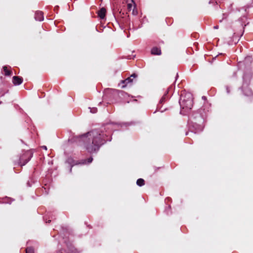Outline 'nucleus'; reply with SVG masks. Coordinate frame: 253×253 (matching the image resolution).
Here are the masks:
<instances>
[{
    "mask_svg": "<svg viewBox=\"0 0 253 253\" xmlns=\"http://www.w3.org/2000/svg\"><path fill=\"white\" fill-rule=\"evenodd\" d=\"M108 134L100 129H94L81 136V139L83 141V144L86 151L93 153L98 151L100 147L110 140L108 138Z\"/></svg>",
    "mask_w": 253,
    "mask_h": 253,
    "instance_id": "obj_1",
    "label": "nucleus"
},
{
    "mask_svg": "<svg viewBox=\"0 0 253 253\" xmlns=\"http://www.w3.org/2000/svg\"><path fill=\"white\" fill-rule=\"evenodd\" d=\"M33 156V153L31 151H27L24 153L19 159L18 164L23 166L26 164Z\"/></svg>",
    "mask_w": 253,
    "mask_h": 253,
    "instance_id": "obj_2",
    "label": "nucleus"
},
{
    "mask_svg": "<svg viewBox=\"0 0 253 253\" xmlns=\"http://www.w3.org/2000/svg\"><path fill=\"white\" fill-rule=\"evenodd\" d=\"M179 103L183 109H191L193 106V101L191 97L185 99V97H181L179 100Z\"/></svg>",
    "mask_w": 253,
    "mask_h": 253,
    "instance_id": "obj_3",
    "label": "nucleus"
},
{
    "mask_svg": "<svg viewBox=\"0 0 253 253\" xmlns=\"http://www.w3.org/2000/svg\"><path fill=\"white\" fill-rule=\"evenodd\" d=\"M137 75L136 74H133L130 76V77L127 78L125 80L122 81V83L125 84V85H123L122 87L124 88L126 86V84H127L128 83H130L132 82L133 79L135 78Z\"/></svg>",
    "mask_w": 253,
    "mask_h": 253,
    "instance_id": "obj_4",
    "label": "nucleus"
},
{
    "mask_svg": "<svg viewBox=\"0 0 253 253\" xmlns=\"http://www.w3.org/2000/svg\"><path fill=\"white\" fill-rule=\"evenodd\" d=\"M151 53L153 55H161L162 54L161 49L160 47L154 46L151 49Z\"/></svg>",
    "mask_w": 253,
    "mask_h": 253,
    "instance_id": "obj_5",
    "label": "nucleus"
},
{
    "mask_svg": "<svg viewBox=\"0 0 253 253\" xmlns=\"http://www.w3.org/2000/svg\"><path fill=\"white\" fill-rule=\"evenodd\" d=\"M23 78L19 76H14L12 78V82L14 85H19L22 84Z\"/></svg>",
    "mask_w": 253,
    "mask_h": 253,
    "instance_id": "obj_6",
    "label": "nucleus"
},
{
    "mask_svg": "<svg viewBox=\"0 0 253 253\" xmlns=\"http://www.w3.org/2000/svg\"><path fill=\"white\" fill-rule=\"evenodd\" d=\"M35 18L37 21H42L43 20V13L41 11H37L35 13Z\"/></svg>",
    "mask_w": 253,
    "mask_h": 253,
    "instance_id": "obj_7",
    "label": "nucleus"
},
{
    "mask_svg": "<svg viewBox=\"0 0 253 253\" xmlns=\"http://www.w3.org/2000/svg\"><path fill=\"white\" fill-rule=\"evenodd\" d=\"M106 13V10L104 7L101 8L98 11L97 14L98 17L101 19H104L105 17Z\"/></svg>",
    "mask_w": 253,
    "mask_h": 253,
    "instance_id": "obj_8",
    "label": "nucleus"
},
{
    "mask_svg": "<svg viewBox=\"0 0 253 253\" xmlns=\"http://www.w3.org/2000/svg\"><path fill=\"white\" fill-rule=\"evenodd\" d=\"M125 0L126 1V2L127 3V9L128 11H130L131 10L132 5L131 3H130V2H133L135 4V3H134L133 0Z\"/></svg>",
    "mask_w": 253,
    "mask_h": 253,
    "instance_id": "obj_9",
    "label": "nucleus"
},
{
    "mask_svg": "<svg viewBox=\"0 0 253 253\" xmlns=\"http://www.w3.org/2000/svg\"><path fill=\"white\" fill-rule=\"evenodd\" d=\"M3 69L5 76H10L11 75L12 71L10 70H9L7 66H4L3 67Z\"/></svg>",
    "mask_w": 253,
    "mask_h": 253,
    "instance_id": "obj_10",
    "label": "nucleus"
},
{
    "mask_svg": "<svg viewBox=\"0 0 253 253\" xmlns=\"http://www.w3.org/2000/svg\"><path fill=\"white\" fill-rule=\"evenodd\" d=\"M136 184L139 186H142L145 185V181L142 178H139L136 181Z\"/></svg>",
    "mask_w": 253,
    "mask_h": 253,
    "instance_id": "obj_11",
    "label": "nucleus"
},
{
    "mask_svg": "<svg viewBox=\"0 0 253 253\" xmlns=\"http://www.w3.org/2000/svg\"><path fill=\"white\" fill-rule=\"evenodd\" d=\"M26 253H34V249L32 247H27L26 249Z\"/></svg>",
    "mask_w": 253,
    "mask_h": 253,
    "instance_id": "obj_12",
    "label": "nucleus"
},
{
    "mask_svg": "<svg viewBox=\"0 0 253 253\" xmlns=\"http://www.w3.org/2000/svg\"><path fill=\"white\" fill-rule=\"evenodd\" d=\"M93 160L92 158L90 157L88 158L87 160H84V162L82 163L83 164H89Z\"/></svg>",
    "mask_w": 253,
    "mask_h": 253,
    "instance_id": "obj_13",
    "label": "nucleus"
},
{
    "mask_svg": "<svg viewBox=\"0 0 253 253\" xmlns=\"http://www.w3.org/2000/svg\"><path fill=\"white\" fill-rule=\"evenodd\" d=\"M6 93V91L3 90L1 87H0V97L3 96Z\"/></svg>",
    "mask_w": 253,
    "mask_h": 253,
    "instance_id": "obj_14",
    "label": "nucleus"
},
{
    "mask_svg": "<svg viewBox=\"0 0 253 253\" xmlns=\"http://www.w3.org/2000/svg\"><path fill=\"white\" fill-rule=\"evenodd\" d=\"M73 160L72 159V158H68V159L67 160V162L71 165H72V164L73 163Z\"/></svg>",
    "mask_w": 253,
    "mask_h": 253,
    "instance_id": "obj_15",
    "label": "nucleus"
},
{
    "mask_svg": "<svg viewBox=\"0 0 253 253\" xmlns=\"http://www.w3.org/2000/svg\"><path fill=\"white\" fill-rule=\"evenodd\" d=\"M132 14L134 15H136L138 14L137 10L135 9V7L134 6L133 10H132Z\"/></svg>",
    "mask_w": 253,
    "mask_h": 253,
    "instance_id": "obj_16",
    "label": "nucleus"
},
{
    "mask_svg": "<svg viewBox=\"0 0 253 253\" xmlns=\"http://www.w3.org/2000/svg\"><path fill=\"white\" fill-rule=\"evenodd\" d=\"M166 94L163 95V97H162V98L161 99L160 101V102L161 103H162L163 102H164L165 100V99H166Z\"/></svg>",
    "mask_w": 253,
    "mask_h": 253,
    "instance_id": "obj_17",
    "label": "nucleus"
},
{
    "mask_svg": "<svg viewBox=\"0 0 253 253\" xmlns=\"http://www.w3.org/2000/svg\"><path fill=\"white\" fill-rule=\"evenodd\" d=\"M69 253H77V252L76 249H72V252Z\"/></svg>",
    "mask_w": 253,
    "mask_h": 253,
    "instance_id": "obj_18",
    "label": "nucleus"
},
{
    "mask_svg": "<svg viewBox=\"0 0 253 253\" xmlns=\"http://www.w3.org/2000/svg\"><path fill=\"white\" fill-rule=\"evenodd\" d=\"M160 168L154 167V172H156Z\"/></svg>",
    "mask_w": 253,
    "mask_h": 253,
    "instance_id": "obj_19",
    "label": "nucleus"
},
{
    "mask_svg": "<svg viewBox=\"0 0 253 253\" xmlns=\"http://www.w3.org/2000/svg\"><path fill=\"white\" fill-rule=\"evenodd\" d=\"M96 111V108H94L93 109V110H91V112H92V113H95Z\"/></svg>",
    "mask_w": 253,
    "mask_h": 253,
    "instance_id": "obj_20",
    "label": "nucleus"
},
{
    "mask_svg": "<svg viewBox=\"0 0 253 253\" xmlns=\"http://www.w3.org/2000/svg\"><path fill=\"white\" fill-rule=\"evenodd\" d=\"M42 148H43V149H45V150H46V149H47V148H46V147L45 146H42Z\"/></svg>",
    "mask_w": 253,
    "mask_h": 253,
    "instance_id": "obj_21",
    "label": "nucleus"
},
{
    "mask_svg": "<svg viewBox=\"0 0 253 253\" xmlns=\"http://www.w3.org/2000/svg\"><path fill=\"white\" fill-rule=\"evenodd\" d=\"M213 28H214V29H218V26H215Z\"/></svg>",
    "mask_w": 253,
    "mask_h": 253,
    "instance_id": "obj_22",
    "label": "nucleus"
},
{
    "mask_svg": "<svg viewBox=\"0 0 253 253\" xmlns=\"http://www.w3.org/2000/svg\"><path fill=\"white\" fill-rule=\"evenodd\" d=\"M59 252H60V253H64L63 252L62 250H60V251H59Z\"/></svg>",
    "mask_w": 253,
    "mask_h": 253,
    "instance_id": "obj_23",
    "label": "nucleus"
},
{
    "mask_svg": "<svg viewBox=\"0 0 253 253\" xmlns=\"http://www.w3.org/2000/svg\"><path fill=\"white\" fill-rule=\"evenodd\" d=\"M50 221H51L50 220H48V222H50Z\"/></svg>",
    "mask_w": 253,
    "mask_h": 253,
    "instance_id": "obj_24",
    "label": "nucleus"
}]
</instances>
